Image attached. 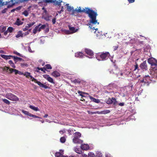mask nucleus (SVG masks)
I'll return each mask as SVG.
<instances>
[{
	"label": "nucleus",
	"instance_id": "nucleus-47",
	"mask_svg": "<svg viewBox=\"0 0 157 157\" xmlns=\"http://www.w3.org/2000/svg\"><path fill=\"white\" fill-rule=\"evenodd\" d=\"M29 27H28V26H26L24 28H23V30L24 31H25L28 30Z\"/></svg>",
	"mask_w": 157,
	"mask_h": 157
},
{
	"label": "nucleus",
	"instance_id": "nucleus-50",
	"mask_svg": "<svg viewBox=\"0 0 157 157\" xmlns=\"http://www.w3.org/2000/svg\"><path fill=\"white\" fill-rule=\"evenodd\" d=\"M15 4L14 3H12L11 4H9L7 6V8H9L10 7H12L13 5H14Z\"/></svg>",
	"mask_w": 157,
	"mask_h": 157
},
{
	"label": "nucleus",
	"instance_id": "nucleus-5",
	"mask_svg": "<svg viewBox=\"0 0 157 157\" xmlns=\"http://www.w3.org/2000/svg\"><path fill=\"white\" fill-rule=\"evenodd\" d=\"M5 97L11 101H17L19 100L17 96L11 93L6 94Z\"/></svg>",
	"mask_w": 157,
	"mask_h": 157
},
{
	"label": "nucleus",
	"instance_id": "nucleus-39",
	"mask_svg": "<svg viewBox=\"0 0 157 157\" xmlns=\"http://www.w3.org/2000/svg\"><path fill=\"white\" fill-rule=\"evenodd\" d=\"M111 100L112 101V102H113L112 103H113L114 104H116L117 101L116 100V99L115 98L113 97L111 98Z\"/></svg>",
	"mask_w": 157,
	"mask_h": 157
},
{
	"label": "nucleus",
	"instance_id": "nucleus-44",
	"mask_svg": "<svg viewBox=\"0 0 157 157\" xmlns=\"http://www.w3.org/2000/svg\"><path fill=\"white\" fill-rule=\"evenodd\" d=\"M30 75V73L28 72H26L25 73V74L24 75L26 76V77H28V78L29 76Z\"/></svg>",
	"mask_w": 157,
	"mask_h": 157
},
{
	"label": "nucleus",
	"instance_id": "nucleus-46",
	"mask_svg": "<svg viewBox=\"0 0 157 157\" xmlns=\"http://www.w3.org/2000/svg\"><path fill=\"white\" fill-rule=\"evenodd\" d=\"M22 112L23 113L26 115H28V114H29V112H28L25 111L24 110H22Z\"/></svg>",
	"mask_w": 157,
	"mask_h": 157
},
{
	"label": "nucleus",
	"instance_id": "nucleus-42",
	"mask_svg": "<svg viewBox=\"0 0 157 157\" xmlns=\"http://www.w3.org/2000/svg\"><path fill=\"white\" fill-rule=\"evenodd\" d=\"M35 23V22H32L31 23H29V24H27L28 26V27H29V28L30 27H31Z\"/></svg>",
	"mask_w": 157,
	"mask_h": 157
},
{
	"label": "nucleus",
	"instance_id": "nucleus-60",
	"mask_svg": "<svg viewBox=\"0 0 157 157\" xmlns=\"http://www.w3.org/2000/svg\"><path fill=\"white\" fill-rule=\"evenodd\" d=\"M118 105L120 106H123L124 105V103L123 102L120 103Z\"/></svg>",
	"mask_w": 157,
	"mask_h": 157
},
{
	"label": "nucleus",
	"instance_id": "nucleus-36",
	"mask_svg": "<svg viewBox=\"0 0 157 157\" xmlns=\"http://www.w3.org/2000/svg\"><path fill=\"white\" fill-rule=\"evenodd\" d=\"M45 68L46 69H51L52 68V67L51 65L50 64H47L45 66Z\"/></svg>",
	"mask_w": 157,
	"mask_h": 157
},
{
	"label": "nucleus",
	"instance_id": "nucleus-17",
	"mask_svg": "<svg viewBox=\"0 0 157 157\" xmlns=\"http://www.w3.org/2000/svg\"><path fill=\"white\" fill-rule=\"evenodd\" d=\"M1 56L2 58H3L6 60L8 59H11V57H12V56H11V55L8 56V55H1Z\"/></svg>",
	"mask_w": 157,
	"mask_h": 157
},
{
	"label": "nucleus",
	"instance_id": "nucleus-11",
	"mask_svg": "<svg viewBox=\"0 0 157 157\" xmlns=\"http://www.w3.org/2000/svg\"><path fill=\"white\" fill-rule=\"evenodd\" d=\"M150 73L151 78L157 79V71H150Z\"/></svg>",
	"mask_w": 157,
	"mask_h": 157
},
{
	"label": "nucleus",
	"instance_id": "nucleus-21",
	"mask_svg": "<svg viewBox=\"0 0 157 157\" xmlns=\"http://www.w3.org/2000/svg\"><path fill=\"white\" fill-rule=\"evenodd\" d=\"M23 33H22V32L21 31H19L17 32V34L16 36V37L17 38H18L20 37H23Z\"/></svg>",
	"mask_w": 157,
	"mask_h": 157
},
{
	"label": "nucleus",
	"instance_id": "nucleus-22",
	"mask_svg": "<svg viewBox=\"0 0 157 157\" xmlns=\"http://www.w3.org/2000/svg\"><path fill=\"white\" fill-rule=\"evenodd\" d=\"M6 26H0V32L1 33H3L6 29Z\"/></svg>",
	"mask_w": 157,
	"mask_h": 157
},
{
	"label": "nucleus",
	"instance_id": "nucleus-10",
	"mask_svg": "<svg viewBox=\"0 0 157 157\" xmlns=\"http://www.w3.org/2000/svg\"><path fill=\"white\" fill-rule=\"evenodd\" d=\"M3 70L6 71L7 72H8L10 73H11L13 72V70H12V69H13L12 68H11L9 67H7L6 66H5L3 68H2Z\"/></svg>",
	"mask_w": 157,
	"mask_h": 157
},
{
	"label": "nucleus",
	"instance_id": "nucleus-19",
	"mask_svg": "<svg viewBox=\"0 0 157 157\" xmlns=\"http://www.w3.org/2000/svg\"><path fill=\"white\" fill-rule=\"evenodd\" d=\"M69 30L72 32V33H75L78 30V29H75V28L74 27H71V26H69Z\"/></svg>",
	"mask_w": 157,
	"mask_h": 157
},
{
	"label": "nucleus",
	"instance_id": "nucleus-56",
	"mask_svg": "<svg viewBox=\"0 0 157 157\" xmlns=\"http://www.w3.org/2000/svg\"><path fill=\"white\" fill-rule=\"evenodd\" d=\"M135 69L134 70V71L136 70V69H137L138 68V65L137 63L136 64V65H135Z\"/></svg>",
	"mask_w": 157,
	"mask_h": 157
},
{
	"label": "nucleus",
	"instance_id": "nucleus-52",
	"mask_svg": "<svg viewBox=\"0 0 157 157\" xmlns=\"http://www.w3.org/2000/svg\"><path fill=\"white\" fill-rule=\"evenodd\" d=\"M56 18H54L52 19V23L53 24H55L56 22Z\"/></svg>",
	"mask_w": 157,
	"mask_h": 157
},
{
	"label": "nucleus",
	"instance_id": "nucleus-59",
	"mask_svg": "<svg viewBox=\"0 0 157 157\" xmlns=\"http://www.w3.org/2000/svg\"><path fill=\"white\" fill-rule=\"evenodd\" d=\"M129 3H132L134 2L135 0H128Z\"/></svg>",
	"mask_w": 157,
	"mask_h": 157
},
{
	"label": "nucleus",
	"instance_id": "nucleus-15",
	"mask_svg": "<svg viewBox=\"0 0 157 157\" xmlns=\"http://www.w3.org/2000/svg\"><path fill=\"white\" fill-rule=\"evenodd\" d=\"M155 60L154 58H150L147 60L148 62L151 65L152 64L155 63Z\"/></svg>",
	"mask_w": 157,
	"mask_h": 157
},
{
	"label": "nucleus",
	"instance_id": "nucleus-49",
	"mask_svg": "<svg viewBox=\"0 0 157 157\" xmlns=\"http://www.w3.org/2000/svg\"><path fill=\"white\" fill-rule=\"evenodd\" d=\"M9 3H10V2H2V6H3L4 5H7Z\"/></svg>",
	"mask_w": 157,
	"mask_h": 157
},
{
	"label": "nucleus",
	"instance_id": "nucleus-1",
	"mask_svg": "<svg viewBox=\"0 0 157 157\" xmlns=\"http://www.w3.org/2000/svg\"><path fill=\"white\" fill-rule=\"evenodd\" d=\"M84 13L88 14L89 17L90 18V22L92 23L93 24L95 25L97 24L98 25L99 24L97 20H96V17L98 14L96 12L92 10L89 9L88 7H85L84 9L83 8L82 10L81 9V7H79L78 9L76 8L75 10H72L71 14L75 15L76 13Z\"/></svg>",
	"mask_w": 157,
	"mask_h": 157
},
{
	"label": "nucleus",
	"instance_id": "nucleus-29",
	"mask_svg": "<svg viewBox=\"0 0 157 157\" xmlns=\"http://www.w3.org/2000/svg\"><path fill=\"white\" fill-rule=\"evenodd\" d=\"M55 155L56 157H63V154L59 152H56Z\"/></svg>",
	"mask_w": 157,
	"mask_h": 157
},
{
	"label": "nucleus",
	"instance_id": "nucleus-32",
	"mask_svg": "<svg viewBox=\"0 0 157 157\" xmlns=\"http://www.w3.org/2000/svg\"><path fill=\"white\" fill-rule=\"evenodd\" d=\"M13 30L14 29L13 28L11 27H9L8 28L7 31H8V32L11 33L13 32Z\"/></svg>",
	"mask_w": 157,
	"mask_h": 157
},
{
	"label": "nucleus",
	"instance_id": "nucleus-34",
	"mask_svg": "<svg viewBox=\"0 0 157 157\" xmlns=\"http://www.w3.org/2000/svg\"><path fill=\"white\" fill-rule=\"evenodd\" d=\"M75 151L76 153L79 154H80L82 153V151L80 150L79 148H75Z\"/></svg>",
	"mask_w": 157,
	"mask_h": 157
},
{
	"label": "nucleus",
	"instance_id": "nucleus-20",
	"mask_svg": "<svg viewBox=\"0 0 157 157\" xmlns=\"http://www.w3.org/2000/svg\"><path fill=\"white\" fill-rule=\"evenodd\" d=\"M75 56L77 57L82 58L83 56V55L82 52H79L76 53Z\"/></svg>",
	"mask_w": 157,
	"mask_h": 157
},
{
	"label": "nucleus",
	"instance_id": "nucleus-54",
	"mask_svg": "<svg viewBox=\"0 0 157 157\" xmlns=\"http://www.w3.org/2000/svg\"><path fill=\"white\" fill-rule=\"evenodd\" d=\"M80 157H88L87 155L85 154H81L80 155Z\"/></svg>",
	"mask_w": 157,
	"mask_h": 157
},
{
	"label": "nucleus",
	"instance_id": "nucleus-26",
	"mask_svg": "<svg viewBox=\"0 0 157 157\" xmlns=\"http://www.w3.org/2000/svg\"><path fill=\"white\" fill-rule=\"evenodd\" d=\"M66 6L67 7V9L68 10V11L70 12L71 11V10L72 11L73 9V7H71V6H69V4H66Z\"/></svg>",
	"mask_w": 157,
	"mask_h": 157
},
{
	"label": "nucleus",
	"instance_id": "nucleus-9",
	"mask_svg": "<svg viewBox=\"0 0 157 157\" xmlns=\"http://www.w3.org/2000/svg\"><path fill=\"white\" fill-rule=\"evenodd\" d=\"M140 67L143 70H147V66L146 61H145L141 63L140 65Z\"/></svg>",
	"mask_w": 157,
	"mask_h": 157
},
{
	"label": "nucleus",
	"instance_id": "nucleus-27",
	"mask_svg": "<svg viewBox=\"0 0 157 157\" xmlns=\"http://www.w3.org/2000/svg\"><path fill=\"white\" fill-rule=\"evenodd\" d=\"M23 23V22L20 21L19 19H17L15 22V24L18 26L22 25Z\"/></svg>",
	"mask_w": 157,
	"mask_h": 157
},
{
	"label": "nucleus",
	"instance_id": "nucleus-31",
	"mask_svg": "<svg viewBox=\"0 0 157 157\" xmlns=\"http://www.w3.org/2000/svg\"><path fill=\"white\" fill-rule=\"evenodd\" d=\"M37 69L39 70H41V71H42L44 73H46L45 70H46V68H45V67H43V68H40L39 67H37Z\"/></svg>",
	"mask_w": 157,
	"mask_h": 157
},
{
	"label": "nucleus",
	"instance_id": "nucleus-12",
	"mask_svg": "<svg viewBox=\"0 0 157 157\" xmlns=\"http://www.w3.org/2000/svg\"><path fill=\"white\" fill-rule=\"evenodd\" d=\"M12 58L15 63H17L18 61H21L22 60V59L21 58L18 57L16 56H12Z\"/></svg>",
	"mask_w": 157,
	"mask_h": 157
},
{
	"label": "nucleus",
	"instance_id": "nucleus-64",
	"mask_svg": "<svg viewBox=\"0 0 157 157\" xmlns=\"http://www.w3.org/2000/svg\"><path fill=\"white\" fill-rule=\"evenodd\" d=\"M33 115L29 113V114H28V116L30 117H33Z\"/></svg>",
	"mask_w": 157,
	"mask_h": 157
},
{
	"label": "nucleus",
	"instance_id": "nucleus-25",
	"mask_svg": "<svg viewBox=\"0 0 157 157\" xmlns=\"http://www.w3.org/2000/svg\"><path fill=\"white\" fill-rule=\"evenodd\" d=\"M72 82L75 84L80 83L81 82V80L79 78L75 79Z\"/></svg>",
	"mask_w": 157,
	"mask_h": 157
},
{
	"label": "nucleus",
	"instance_id": "nucleus-43",
	"mask_svg": "<svg viewBox=\"0 0 157 157\" xmlns=\"http://www.w3.org/2000/svg\"><path fill=\"white\" fill-rule=\"evenodd\" d=\"M13 53L17 55V56H19L22 57V56L21 55V54H20L17 51H14Z\"/></svg>",
	"mask_w": 157,
	"mask_h": 157
},
{
	"label": "nucleus",
	"instance_id": "nucleus-8",
	"mask_svg": "<svg viewBox=\"0 0 157 157\" xmlns=\"http://www.w3.org/2000/svg\"><path fill=\"white\" fill-rule=\"evenodd\" d=\"M47 3H53L55 6H60L61 5V3L62 2V0H48L45 1Z\"/></svg>",
	"mask_w": 157,
	"mask_h": 157
},
{
	"label": "nucleus",
	"instance_id": "nucleus-57",
	"mask_svg": "<svg viewBox=\"0 0 157 157\" xmlns=\"http://www.w3.org/2000/svg\"><path fill=\"white\" fill-rule=\"evenodd\" d=\"M29 32L26 31L24 33V36H27V35H29Z\"/></svg>",
	"mask_w": 157,
	"mask_h": 157
},
{
	"label": "nucleus",
	"instance_id": "nucleus-45",
	"mask_svg": "<svg viewBox=\"0 0 157 157\" xmlns=\"http://www.w3.org/2000/svg\"><path fill=\"white\" fill-rule=\"evenodd\" d=\"M106 103L107 104H112L113 103V102H112V101L111 100V99L109 98L108 99V100L107 101Z\"/></svg>",
	"mask_w": 157,
	"mask_h": 157
},
{
	"label": "nucleus",
	"instance_id": "nucleus-40",
	"mask_svg": "<svg viewBox=\"0 0 157 157\" xmlns=\"http://www.w3.org/2000/svg\"><path fill=\"white\" fill-rule=\"evenodd\" d=\"M78 93L79 94V95L80 96H81L82 97H85L83 95H82V94H86V93H85L84 92H83L81 91H79V90L78 91Z\"/></svg>",
	"mask_w": 157,
	"mask_h": 157
},
{
	"label": "nucleus",
	"instance_id": "nucleus-13",
	"mask_svg": "<svg viewBox=\"0 0 157 157\" xmlns=\"http://www.w3.org/2000/svg\"><path fill=\"white\" fill-rule=\"evenodd\" d=\"M81 148L82 150H87L89 149V147L88 145L84 144L81 145Z\"/></svg>",
	"mask_w": 157,
	"mask_h": 157
},
{
	"label": "nucleus",
	"instance_id": "nucleus-3",
	"mask_svg": "<svg viewBox=\"0 0 157 157\" xmlns=\"http://www.w3.org/2000/svg\"><path fill=\"white\" fill-rule=\"evenodd\" d=\"M74 138L73 139V143L75 144H80L82 142V141L80 140L79 138L81 136V133L78 132L75 133L73 134Z\"/></svg>",
	"mask_w": 157,
	"mask_h": 157
},
{
	"label": "nucleus",
	"instance_id": "nucleus-55",
	"mask_svg": "<svg viewBox=\"0 0 157 157\" xmlns=\"http://www.w3.org/2000/svg\"><path fill=\"white\" fill-rule=\"evenodd\" d=\"M7 10V8H5L2 11V12L3 13H6Z\"/></svg>",
	"mask_w": 157,
	"mask_h": 157
},
{
	"label": "nucleus",
	"instance_id": "nucleus-14",
	"mask_svg": "<svg viewBox=\"0 0 157 157\" xmlns=\"http://www.w3.org/2000/svg\"><path fill=\"white\" fill-rule=\"evenodd\" d=\"M151 71H157V64L154 63L151 65Z\"/></svg>",
	"mask_w": 157,
	"mask_h": 157
},
{
	"label": "nucleus",
	"instance_id": "nucleus-61",
	"mask_svg": "<svg viewBox=\"0 0 157 157\" xmlns=\"http://www.w3.org/2000/svg\"><path fill=\"white\" fill-rule=\"evenodd\" d=\"M94 113H97L98 114H101V111H96Z\"/></svg>",
	"mask_w": 157,
	"mask_h": 157
},
{
	"label": "nucleus",
	"instance_id": "nucleus-23",
	"mask_svg": "<svg viewBox=\"0 0 157 157\" xmlns=\"http://www.w3.org/2000/svg\"><path fill=\"white\" fill-rule=\"evenodd\" d=\"M29 107L30 109H31L36 111H39V109L37 107H35L34 106H33L32 105H30L29 106Z\"/></svg>",
	"mask_w": 157,
	"mask_h": 157
},
{
	"label": "nucleus",
	"instance_id": "nucleus-58",
	"mask_svg": "<svg viewBox=\"0 0 157 157\" xmlns=\"http://www.w3.org/2000/svg\"><path fill=\"white\" fill-rule=\"evenodd\" d=\"M33 117L34 118H40V119L41 118L38 117V116H36L35 115H33Z\"/></svg>",
	"mask_w": 157,
	"mask_h": 157
},
{
	"label": "nucleus",
	"instance_id": "nucleus-30",
	"mask_svg": "<svg viewBox=\"0 0 157 157\" xmlns=\"http://www.w3.org/2000/svg\"><path fill=\"white\" fill-rule=\"evenodd\" d=\"M9 63L10 64L11 66L13 68L16 67L15 65L13 63L12 60H10L9 61Z\"/></svg>",
	"mask_w": 157,
	"mask_h": 157
},
{
	"label": "nucleus",
	"instance_id": "nucleus-62",
	"mask_svg": "<svg viewBox=\"0 0 157 157\" xmlns=\"http://www.w3.org/2000/svg\"><path fill=\"white\" fill-rule=\"evenodd\" d=\"M21 6H18V7H17V8H15L16 10H19L21 9Z\"/></svg>",
	"mask_w": 157,
	"mask_h": 157
},
{
	"label": "nucleus",
	"instance_id": "nucleus-7",
	"mask_svg": "<svg viewBox=\"0 0 157 157\" xmlns=\"http://www.w3.org/2000/svg\"><path fill=\"white\" fill-rule=\"evenodd\" d=\"M31 80L32 81H34L35 83H37L40 87L44 88L45 89H50V87L49 86L42 83L40 82L37 81V80L35 78H33Z\"/></svg>",
	"mask_w": 157,
	"mask_h": 157
},
{
	"label": "nucleus",
	"instance_id": "nucleus-63",
	"mask_svg": "<svg viewBox=\"0 0 157 157\" xmlns=\"http://www.w3.org/2000/svg\"><path fill=\"white\" fill-rule=\"evenodd\" d=\"M8 31H7V30L6 31H4L3 33H4V34L5 36H6V35L7 34V33H8Z\"/></svg>",
	"mask_w": 157,
	"mask_h": 157
},
{
	"label": "nucleus",
	"instance_id": "nucleus-33",
	"mask_svg": "<svg viewBox=\"0 0 157 157\" xmlns=\"http://www.w3.org/2000/svg\"><path fill=\"white\" fill-rule=\"evenodd\" d=\"M47 80L49 82H50L54 84V82L53 81V79L52 78H51L49 76Z\"/></svg>",
	"mask_w": 157,
	"mask_h": 157
},
{
	"label": "nucleus",
	"instance_id": "nucleus-41",
	"mask_svg": "<svg viewBox=\"0 0 157 157\" xmlns=\"http://www.w3.org/2000/svg\"><path fill=\"white\" fill-rule=\"evenodd\" d=\"M89 157H95V155L94 154L90 152V153L88 154Z\"/></svg>",
	"mask_w": 157,
	"mask_h": 157
},
{
	"label": "nucleus",
	"instance_id": "nucleus-16",
	"mask_svg": "<svg viewBox=\"0 0 157 157\" xmlns=\"http://www.w3.org/2000/svg\"><path fill=\"white\" fill-rule=\"evenodd\" d=\"M52 75L54 77L56 78L59 76L60 74L57 71H53L52 73Z\"/></svg>",
	"mask_w": 157,
	"mask_h": 157
},
{
	"label": "nucleus",
	"instance_id": "nucleus-48",
	"mask_svg": "<svg viewBox=\"0 0 157 157\" xmlns=\"http://www.w3.org/2000/svg\"><path fill=\"white\" fill-rule=\"evenodd\" d=\"M118 47V46L117 45H115V46H114L113 47V51H116V50H117V49Z\"/></svg>",
	"mask_w": 157,
	"mask_h": 157
},
{
	"label": "nucleus",
	"instance_id": "nucleus-53",
	"mask_svg": "<svg viewBox=\"0 0 157 157\" xmlns=\"http://www.w3.org/2000/svg\"><path fill=\"white\" fill-rule=\"evenodd\" d=\"M49 77V76L48 75H43V77L44 78H45V79H47H47H48V78Z\"/></svg>",
	"mask_w": 157,
	"mask_h": 157
},
{
	"label": "nucleus",
	"instance_id": "nucleus-2",
	"mask_svg": "<svg viewBox=\"0 0 157 157\" xmlns=\"http://www.w3.org/2000/svg\"><path fill=\"white\" fill-rule=\"evenodd\" d=\"M110 56V54L109 52H102L98 53L96 57L98 59L104 61L107 59Z\"/></svg>",
	"mask_w": 157,
	"mask_h": 157
},
{
	"label": "nucleus",
	"instance_id": "nucleus-4",
	"mask_svg": "<svg viewBox=\"0 0 157 157\" xmlns=\"http://www.w3.org/2000/svg\"><path fill=\"white\" fill-rule=\"evenodd\" d=\"M46 27L45 25H41V24H39L37 26H36L33 30V33L35 34L37 31L40 32L41 30L44 29Z\"/></svg>",
	"mask_w": 157,
	"mask_h": 157
},
{
	"label": "nucleus",
	"instance_id": "nucleus-24",
	"mask_svg": "<svg viewBox=\"0 0 157 157\" xmlns=\"http://www.w3.org/2000/svg\"><path fill=\"white\" fill-rule=\"evenodd\" d=\"M90 98L93 101H94L95 103H98L99 102V99H96L95 98H93L92 96H90Z\"/></svg>",
	"mask_w": 157,
	"mask_h": 157
},
{
	"label": "nucleus",
	"instance_id": "nucleus-18",
	"mask_svg": "<svg viewBox=\"0 0 157 157\" xmlns=\"http://www.w3.org/2000/svg\"><path fill=\"white\" fill-rule=\"evenodd\" d=\"M85 52L87 54L91 56H93L94 55L93 52L90 50L86 49L85 50Z\"/></svg>",
	"mask_w": 157,
	"mask_h": 157
},
{
	"label": "nucleus",
	"instance_id": "nucleus-38",
	"mask_svg": "<svg viewBox=\"0 0 157 157\" xmlns=\"http://www.w3.org/2000/svg\"><path fill=\"white\" fill-rule=\"evenodd\" d=\"M109 110H106L101 111V114H106L110 113Z\"/></svg>",
	"mask_w": 157,
	"mask_h": 157
},
{
	"label": "nucleus",
	"instance_id": "nucleus-35",
	"mask_svg": "<svg viewBox=\"0 0 157 157\" xmlns=\"http://www.w3.org/2000/svg\"><path fill=\"white\" fill-rule=\"evenodd\" d=\"M66 141V139L64 137H61L60 138V141L62 143H64Z\"/></svg>",
	"mask_w": 157,
	"mask_h": 157
},
{
	"label": "nucleus",
	"instance_id": "nucleus-6",
	"mask_svg": "<svg viewBox=\"0 0 157 157\" xmlns=\"http://www.w3.org/2000/svg\"><path fill=\"white\" fill-rule=\"evenodd\" d=\"M151 79L150 77L148 75H145L143 78L139 80V82L141 83L144 82L149 84L151 82Z\"/></svg>",
	"mask_w": 157,
	"mask_h": 157
},
{
	"label": "nucleus",
	"instance_id": "nucleus-37",
	"mask_svg": "<svg viewBox=\"0 0 157 157\" xmlns=\"http://www.w3.org/2000/svg\"><path fill=\"white\" fill-rule=\"evenodd\" d=\"M22 14L27 17L29 14V13L27 10H25L22 13Z\"/></svg>",
	"mask_w": 157,
	"mask_h": 157
},
{
	"label": "nucleus",
	"instance_id": "nucleus-51",
	"mask_svg": "<svg viewBox=\"0 0 157 157\" xmlns=\"http://www.w3.org/2000/svg\"><path fill=\"white\" fill-rule=\"evenodd\" d=\"M12 70H13V72H14L15 73V74H17L18 73V72H19V71H18L16 69H12Z\"/></svg>",
	"mask_w": 157,
	"mask_h": 157
},
{
	"label": "nucleus",
	"instance_id": "nucleus-28",
	"mask_svg": "<svg viewBox=\"0 0 157 157\" xmlns=\"http://www.w3.org/2000/svg\"><path fill=\"white\" fill-rule=\"evenodd\" d=\"M2 100L3 102L5 104L8 105L10 104V102L8 100L6 99H2Z\"/></svg>",
	"mask_w": 157,
	"mask_h": 157
}]
</instances>
